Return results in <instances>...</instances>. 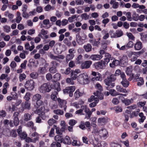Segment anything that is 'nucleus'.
I'll return each instance as SVG.
<instances>
[{
    "label": "nucleus",
    "instance_id": "obj_1",
    "mask_svg": "<svg viewBox=\"0 0 147 147\" xmlns=\"http://www.w3.org/2000/svg\"><path fill=\"white\" fill-rule=\"evenodd\" d=\"M116 78L114 75H111L108 76L104 80L105 84L108 86L107 87V90H109V87L110 88H113L115 86V84L112 83V82H114Z\"/></svg>",
    "mask_w": 147,
    "mask_h": 147
},
{
    "label": "nucleus",
    "instance_id": "obj_2",
    "mask_svg": "<svg viewBox=\"0 0 147 147\" xmlns=\"http://www.w3.org/2000/svg\"><path fill=\"white\" fill-rule=\"evenodd\" d=\"M78 81L81 84H86L89 82V79L86 74L83 73L79 75L77 79Z\"/></svg>",
    "mask_w": 147,
    "mask_h": 147
},
{
    "label": "nucleus",
    "instance_id": "obj_3",
    "mask_svg": "<svg viewBox=\"0 0 147 147\" xmlns=\"http://www.w3.org/2000/svg\"><path fill=\"white\" fill-rule=\"evenodd\" d=\"M52 89V85L48 82L41 85L39 88V90L41 93H45L50 92Z\"/></svg>",
    "mask_w": 147,
    "mask_h": 147
},
{
    "label": "nucleus",
    "instance_id": "obj_4",
    "mask_svg": "<svg viewBox=\"0 0 147 147\" xmlns=\"http://www.w3.org/2000/svg\"><path fill=\"white\" fill-rule=\"evenodd\" d=\"M95 87L99 91H96V92H94V94L100 99H103V95L101 92L103 90V88L102 86L99 83H98L96 84Z\"/></svg>",
    "mask_w": 147,
    "mask_h": 147
},
{
    "label": "nucleus",
    "instance_id": "obj_5",
    "mask_svg": "<svg viewBox=\"0 0 147 147\" xmlns=\"http://www.w3.org/2000/svg\"><path fill=\"white\" fill-rule=\"evenodd\" d=\"M35 84V83L33 80L30 79L26 81L24 84V87L27 90L31 91L34 88Z\"/></svg>",
    "mask_w": 147,
    "mask_h": 147
},
{
    "label": "nucleus",
    "instance_id": "obj_6",
    "mask_svg": "<svg viewBox=\"0 0 147 147\" xmlns=\"http://www.w3.org/2000/svg\"><path fill=\"white\" fill-rule=\"evenodd\" d=\"M108 63L103 60L95 63L94 65L96 69H103L107 65Z\"/></svg>",
    "mask_w": 147,
    "mask_h": 147
},
{
    "label": "nucleus",
    "instance_id": "obj_7",
    "mask_svg": "<svg viewBox=\"0 0 147 147\" xmlns=\"http://www.w3.org/2000/svg\"><path fill=\"white\" fill-rule=\"evenodd\" d=\"M96 134L99 135L100 137H103L105 138H106L109 135L107 131L104 128H102L98 130V132L96 133Z\"/></svg>",
    "mask_w": 147,
    "mask_h": 147
},
{
    "label": "nucleus",
    "instance_id": "obj_8",
    "mask_svg": "<svg viewBox=\"0 0 147 147\" xmlns=\"http://www.w3.org/2000/svg\"><path fill=\"white\" fill-rule=\"evenodd\" d=\"M75 89V86H68L63 90V92L65 93H68L69 96L72 97L73 96V92H74Z\"/></svg>",
    "mask_w": 147,
    "mask_h": 147
},
{
    "label": "nucleus",
    "instance_id": "obj_9",
    "mask_svg": "<svg viewBox=\"0 0 147 147\" xmlns=\"http://www.w3.org/2000/svg\"><path fill=\"white\" fill-rule=\"evenodd\" d=\"M82 111H84V112L86 114V118L87 119H89L90 117L92 115V112L89 109L86 105H83L81 106Z\"/></svg>",
    "mask_w": 147,
    "mask_h": 147
},
{
    "label": "nucleus",
    "instance_id": "obj_10",
    "mask_svg": "<svg viewBox=\"0 0 147 147\" xmlns=\"http://www.w3.org/2000/svg\"><path fill=\"white\" fill-rule=\"evenodd\" d=\"M92 63V62L90 60L86 61L81 63L80 67L82 69L89 68Z\"/></svg>",
    "mask_w": 147,
    "mask_h": 147
},
{
    "label": "nucleus",
    "instance_id": "obj_11",
    "mask_svg": "<svg viewBox=\"0 0 147 147\" xmlns=\"http://www.w3.org/2000/svg\"><path fill=\"white\" fill-rule=\"evenodd\" d=\"M48 33V31L42 29L41 30L40 32L38 34V36L44 39H47L49 38V36L47 35Z\"/></svg>",
    "mask_w": 147,
    "mask_h": 147
},
{
    "label": "nucleus",
    "instance_id": "obj_12",
    "mask_svg": "<svg viewBox=\"0 0 147 147\" xmlns=\"http://www.w3.org/2000/svg\"><path fill=\"white\" fill-rule=\"evenodd\" d=\"M57 101L59 106L61 108L63 107L64 110L65 111L67 107V102L65 100L61 99L59 98L57 99Z\"/></svg>",
    "mask_w": 147,
    "mask_h": 147
},
{
    "label": "nucleus",
    "instance_id": "obj_13",
    "mask_svg": "<svg viewBox=\"0 0 147 147\" xmlns=\"http://www.w3.org/2000/svg\"><path fill=\"white\" fill-rule=\"evenodd\" d=\"M27 5H24L23 6L22 9V15L23 18H28L29 17V14L27 12Z\"/></svg>",
    "mask_w": 147,
    "mask_h": 147
},
{
    "label": "nucleus",
    "instance_id": "obj_14",
    "mask_svg": "<svg viewBox=\"0 0 147 147\" xmlns=\"http://www.w3.org/2000/svg\"><path fill=\"white\" fill-rule=\"evenodd\" d=\"M48 65V63H46L43 67H40L38 70V73L40 74H44L47 71V66Z\"/></svg>",
    "mask_w": 147,
    "mask_h": 147
},
{
    "label": "nucleus",
    "instance_id": "obj_15",
    "mask_svg": "<svg viewBox=\"0 0 147 147\" xmlns=\"http://www.w3.org/2000/svg\"><path fill=\"white\" fill-rule=\"evenodd\" d=\"M51 64L52 65V67L49 69V71L52 74L55 73L57 71L55 67V65H56V62L54 61H53L51 62Z\"/></svg>",
    "mask_w": 147,
    "mask_h": 147
},
{
    "label": "nucleus",
    "instance_id": "obj_16",
    "mask_svg": "<svg viewBox=\"0 0 147 147\" xmlns=\"http://www.w3.org/2000/svg\"><path fill=\"white\" fill-rule=\"evenodd\" d=\"M134 47L136 50H140L143 47L142 42L139 40H137L134 45Z\"/></svg>",
    "mask_w": 147,
    "mask_h": 147
},
{
    "label": "nucleus",
    "instance_id": "obj_17",
    "mask_svg": "<svg viewBox=\"0 0 147 147\" xmlns=\"http://www.w3.org/2000/svg\"><path fill=\"white\" fill-rule=\"evenodd\" d=\"M103 55L99 54H93L90 56V58L93 61H98L102 59Z\"/></svg>",
    "mask_w": 147,
    "mask_h": 147
},
{
    "label": "nucleus",
    "instance_id": "obj_18",
    "mask_svg": "<svg viewBox=\"0 0 147 147\" xmlns=\"http://www.w3.org/2000/svg\"><path fill=\"white\" fill-rule=\"evenodd\" d=\"M108 121L107 118L100 117L97 120L98 123L99 125H104Z\"/></svg>",
    "mask_w": 147,
    "mask_h": 147
},
{
    "label": "nucleus",
    "instance_id": "obj_19",
    "mask_svg": "<svg viewBox=\"0 0 147 147\" xmlns=\"http://www.w3.org/2000/svg\"><path fill=\"white\" fill-rule=\"evenodd\" d=\"M30 103L28 101H26L24 103H22L21 104V106L23 109V111L24 109H30Z\"/></svg>",
    "mask_w": 147,
    "mask_h": 147
},
{
    "label": "nucleus",
    "instance_id": "obj_20",
    "mask_svg": "<svg viewBox=\"0 0 147 147\" xmlns=\"http://www.w3.org/2000/svg\"><path fill=\"white\" fill-rule=\"evenodd\" d=\"M110 94L113 96H115L119 95H122L124 96H126L127 95L126 94H122L118 93L115 90L112 89L110 90Z\"/></svg>",
    "mask_w": 147,
    "mask_h": 147
},
{
    "label": "nucleus",
    "instance_id": "obj_21",
    "mask_svg": "<svg viewBox=\"0 0 147 147\" xmlns=\"http://www.w3.org/2000/svg\"><path fill=\"white\" fill-rule=\"evenodd\" d=\"M51 58L53 59L59 61V59H63L65 58V56L63 55H59L57 56H54L52 55L50 56Z\"/></svg>",
    "mask_w": 147,
    "mask_h": 147
},
{
    "label": "nucleus",
    "instance_id": "obj_22",
    "mask_svg": "<svg viewBox=\"0 0 147 147\" xmlns=\"http://www.w3.org/2000/svg\"><path fill=\"white\" fill-rule=\"evenodd\" d=\"M63 142L65 144L70 145L71 144V140L69 136H66L63 139Z\"/></svg>",
    "mask_w": 147,
    "mask_h": 147
},
{
    "label": "nucleus",
    "instance_id": "obj_23",
    "mask_svg": "<svg viewBox=\"0 0 147 147\" xmlns=\"http://www.w3.org/2000/svg\"><path fill=\"white\" fill-rule=\"evenodd\" d=\"M83 48L86 52H88L91 51L92 46L90 44L88 43L84 46Z\"/></svg>",
    "mask_w": 147,
    "mask_h": 147
},
{
    "label": "nucleus",
    "instance_id": "obj_24",
    "mask_svg": "<svg viewBox=\"0 0 147 147\" xmlns=\"http://www.w3.org/2000/svg\"><path fill=\"white\" fill-rule=\"evenodd\" d=\"M41 98L42 96L41 95L39 94H36L33 96L32 98V101L36 102L38 100L41 99Z\"/></svg>",
    "mask_w": 147,
    "mask_h": 147
},
{
    "label": "nucleus",
    "instance_id": "obj_25",
    "mask_svg": "<svg viewBox=\"0 0 147 147\" xmlns=\"http://www.w3.org/2000/svg\"><path fill=\"white\" fill-rule=\"evenodd\" d=\"M110 3V4L112 5V8L113 9H117L119 7V3L116 2L115 0H111Z\"/></svg>",
    "mask_w": 147,
    "mask_h": 147
},
{
    "label": "nucleus",
    "instance_id": "obj_26",
    "mask_svg": "<svg viewBox=\"0 0 147 147\" xmlns=\"http://www.w3.org/2000/svg\"><path fill=\"white\" fill-rule=\"evenodd\" d=\"M83 95V93L80 92L79 90H77L75 92L74 94L75 99V100L78 99L80 97L82 96Z\"/></svg>",
    "mask_w": 147,
    "mask_h": 147
},
{
    "label": "nucleus",
    "instance_id": "obj_27",
    "mask_svg": "<svg viewBox=\"0 0 147 147\" xmlns=\"http://www.w3.org/2000/svg\"><path fill=\"white\" fill-rule=\"evenodd\" d=\"M31 136L32 137H34L33 139L36 142V141H38L39 140V134L35 131L31 134Z\"/></svg>",
    "mask_w": 147,
    "mask_h": 147
},
{
    "label": "nucleus",
    "instance_id": "obj_28",
    "mask_svg": "<svg viewBox=\"0 0 147 147\" xmlns=\"http://www.w3.org/2000/svg\"><path fill=\"white\" fill-rule=\"evenodd\" d=\"M45 111V108L44 106L41 107L40 108L37 109L35 111V113L40 115L44 113Z\"/></svg>",
    "mask_w": 147,
    "mask_h": 147
},
{
    "label": "nucleus",
    "instance_id": "obj_29",
    "mask_svg": "<svg viewBox=\"0 0 147 147\" xmlns=\"http://www.w3.org/2000/svg\"><path fill=\"white\" fill-rule=\"evenodd\" d=\"M123 32L121 30H117L115 32V36H114L113 37H115V38L120 37L123 35Z\"/></svg>",
    "mask_w": 147,
    "mask_h": 147
},
{
    "label": "nucleus",
    "instance_id": "obj_30",
    "mask_svg": "<svg viewBox=\"0 0 147 147\" xmlns=\"http://www.w3.org/2000/svg\"><path fill=\"white\" fill-rule=\"evenodd\" d=\"M21 13L18 11L16 13V22L17 23H19L22 19V18L21 16Z\"/></svg>",
    "mask_w": 147,
    "mask_h": 147
},
{
    "label": "nucleus",
    "instance_id": "obj_31",
    "mask_svg": "<svg viewBox=\"0 0 147 147\" xmlns=\"http://www.w3.org/2000/svg\"><path fill=\"white\" fill-rule=\"evenodd\" d=\"M36 102V104L37 108L40 107V106L43 105L44 103L46 104H47V100H45L44 102H43L41 100V99L38 100Z\"/></svg>",
    "mask_w": 147,
    "mask_h": 147
},
{
    "label": "nucleus",
    "instance_id": "obj_32",
    "mask_svg": "<svg viewBox=\"0 0 147 147\" xmlns=\"http://www.w3.org/2000/svg\"><path fill=\"white\" fill-rule=\"evenodd\" d=\"M24 120L27 121L32 119V116L28 113H25L24 116Z\"/></svg>",
    "mask_w": 147,
    "mask_h": 147
},
{
    "label": "nucleus",
    "instance_id": "obj_33",
    "mask_svg": "<svg viewBox=\"0 0 147 147\" xmlns=\"http://www.w3.org/2000/svg\"><path fill=\"white\" fill-rule=\"evenodd\" d=\"M98 99L99 98L98 97V98L95 97L94 96L92 95L90 96V98L88 99V101L89 102H91L94 101V102H95L96 103H98L99 101Z\"/></svg>",
    "mask_w": 147,
    "mask_h": 147
},
{
    "label": "nucleus",
    "instance_id": "obj_34",
    "mask_svg": "<svg viewBox=\"0 0 147 147\" xmlns=\"http://www.w3.org/2000/svg\"><path fill=\"white\" fill-rule=\"evenodd\" d=\"M121 62L123 64L127 63L128 59L127 56L126 55H124L122 57L121 59L120 60Z\"/></svg>",
    "mask_w": 147,
    "mask_h": 147
},
{
    "label": "nucleus",
    "instance_id": "obj_35",
    "mask_svg": "<svg viewBox=\"0 0 147 147\" xmlns=\"http://www.w3.org/2000/svg\"><path fill=\"white\" fill-rule=\"evenodd\" d=\"M116 89L118 91L120 92L123 93H127V91L125 89H124L119 85L117 86Z\"/></svg>",
    "mask_w": 147,
    "mask_h": 147
},
{
    "label": "nucleus",
    "instance_id": "obj_36",
    "mask_svg": "<svg viewBox=\"0 0 147 147\" xmlns=\"http://www.w3.org/2000/svg\"><path fill=\"white\" fill-rule=\"evenodd\" d=\"M105 55V58L104 59V61L108 63L110 61V59L111 57V55L109 53H107V52L106 53Z\"/></svg>",
    "mask_w": 147,
    "mask_h": 147
},
{
    "label": "nucleus",
    "instance_id": "obj_37",
    "mask_svg": "<svg viewBox=\"0 0 147 147\" xmlns=\"http://www.w3.org/2000/svg\"><path fill=\"white\" fill-rule=\"evenodd\" d=\"M95 80L101 81L102 80L101 75L100 74L98 73L95 78H92L93 81H94Z\"/></svg>",
    "mask_w": 147,
    "mask_h": 147
},
{
    "label": "nucleus",
    "instance_id": "obj_38",
    "mask_svg": "<svg viewBox=\"0 0 147 147\" xmlns=\"http://www.w3.org/2000/svg\"><path fill=\"white\" fill-rule=\"evenodd\" d=\"M121 83L123 86L125 87H127L129 85V82L127 79L122 80Z\"/></svg>",
    "mask_w": 147,
    "mask_h": 147
},
{
    "label": "nucleus",
    "instance_id": "obj_39",
    "mask_svg": "<svg viewBox=\"0 0 147 147\" xmlns=\"http://www.w3.org/2000/svg\"><path fill=\"white\" fill-rule=\"evenodd\" d=\"M55 9V7L52 6L50 5H47L44 8L45 10L46 11H49L51 10H53Z\"/></svg>",
    "mask_w": 147,
    "mask_h": 147
},
{
    "label": "nucleus",
    "instance_id": "obj_40",
    "mask_svg": "<svg viewBox=\"0 0 147 147\" xmlns=\"http://www.w3.org/2000/svg\"><path fill=\"white\" fill-rule=\"evenodd\" d=\"M61 74L59 73H56L53 76V81L55 82L59 80L61 78Z\"/></svg>",
    "mask_w": 147,
    "mask_h": 147
},
{
    "label": "nucleus",
    "instance_id": "obj_41",
    "mask_svg": "<svg viewBox=\"0 0 147 147\" xmlns=\"http://www.w3.org/2000/svg\"><path fill=\"white\" fill-rule=\"evenodd\" d=\"M53 128L54 129L56 130V133L57 134L59 135H61L62 134V130L60 128L58 127H57L56 125H54L53 126Z\"/></svg>",
    "mask_w": 147,
    "mask_h": 147
},
{
    "label": "nucleus",
    "instance_id": "obj_42",
    "mask_svg": "<svg viewBox=\"0 0 147 147\" xmlns=\"http://www.w3.org/2000/svg\"><path fill=\"white\" fill-rule=\"evenodd\" d=\"M119 64V61L117 60H115L113 61L112 63H110V66L111 67H113Z\"/></svg>",
    "mask_w": 147,
    "mask_h": 147
},
{
    "label": "nucleus",
    "instance_id": "obj_43",
    "mask_svg": "<svg viewBox=\"0 0 147 147\" xmlns=\"http://www.w3.org/2000/svg\"><path fill=\"white\" fill-rule=\"evenodd\" d=\"M75 56L74 55L71 54H68L66 57V61L68 62L72 59Z\"/></svg>",
    "mask_w": 147,
    "mask_h": 147
},
{
    "label": "nucleus",
    "instance_id": "obj_44",
    "mask_svg": "<svg viewBox=\"0 0 147 147\" xmlns=\"http://www.w3.org/2000/svg\"><path fill=\"white\" fill-rule=\"evenodd\" d=\"M91 126L93 128L92 133L96 134V133L98 132V131L99 130L98 128L97 127V125L95 123H92L91 124Z\"/></svg>",
    "mask_w": 147,
    "mask_h": 147
},
{
    "label": "nucleus",
    "instance_id": "obj_45",
    "mask_svg": "<svg viewBox=\"0 0 147 147\" xmlns=\"http://www.w3.org/2000/svg\"><path fill=\"white\" fill-rule=\"evenodd\" d=\"M71 144L74 146H79L82 145L80 143L76 140H74L72 143L71 142Z\"/></svg>",
    "mask_w": 147,
    "mask_h": 147
},
{
    "label": "nucleus",
    "instance_id": "obj_46",
    "mask_svg": "<svg viewBox=\"0 0 147 147\" xmlns=\"http://www.w3.org/2000/svg\"><path fill=\"white\" fill-rule=\"evenodd\" d=\"M38 74L35 72H33L30 74V77L33 79H36L37 78H38Z\"/></svg>",
    "mask_w": 147,
    "mask_h": 147
},
{
    "label": "nucleus",
    "instance_id": "obj_47",
    "mask_svg": "<svg viewBox=\"0 0 147 147\" xmlns=\"http://www.w3.org/2000/svg\"><path fill=\"white\" fill-rule=\"evenodd\" d=\"M31 94L30 92H26L24 97V99L26 101H28L30 99Z\"/></svg>",
    "mask_w": 147,
    "mask_h": 147
},
{
    "label": "nucleus",
    "instance_id": "obj_48",
    "mask_svg": "<svg viewBox=\"0 0 147 147\" xmlns=\"http://www.w3.org/2000/svg\"><path fill=\"white\" fill-rule=\"evenodd\" d=\"M53 112L55 114L59 115H62L64 113V112L63 111L59 109L54 110Z\"/></svg>",
    "mask_w": 147,
    "mask_h": 147
},
{
    "label": "nucleus",
    "instance_id": "obj_49",
    "mask_svg": "<svg viewBox=\"0 0 147 147\" xmlns=\"http://www.w3.org/2000/svg\"><path fill=\"white\" fill-rule=\"evenodd\" d=\"M133 70V67L132 66H129L126 68V73L127 75L130 74L132 73Z\"/></svg>",
    "mask_w": 147,
    "mask_h": 147
},
{
    "label": "nucleus",
    "instance_id": "obj_50",
    "mask_svg": "<svg viewBox=\"0 0 147 147\" xmlns=\"http://www.w3.org/2000/svg\"><path fill=\"white\" fill-rule=\"evenodd\" d=\"M74 80H73L72 78H67L66 79V81L67 83L70 85H74Z\"/></svg>",
    "mask_w": 147,
    "mask_h": 147
},
{
    "label": "nucleus",
    "instance_id": "obj_51",
    "mask_svg": "<svg viewBox=\"0 0 147 147\" xmlns=\"http://www.w3.org/2000/svg\"><path fill=\"white\" fill-rule=\"evenodd\" d=\"M81 17L82 19L86 20L89 19V16L86 13H84L81 15Z\"/></svg>",
    "mask_w": 147,
    "mask_h": 147
},
{
    "label": "nucleus",
    "instance_id": "obj_52",
    "mask_svg": "<svg viewBox=\"0 0 147 147\" xmlns=\"http://www.w3.org/2000/svg\"><path fill=\"white\" fill-rule=\"evenodd\" d=\"M10 49L15 54H17L18 53V52L16 49V46L15 44L12 45L10 48Z\"/></svg>",
    "mask_w": 147,
    "mask_h": 147
},
{
    "label": "nucleus",
    "instance_id": "obj_53",
    "mask_svg": "<svg viewBox=\"0 0 147 147\" xmlns=\"http://www.w3.org/2000/svg\"><path fill=\"white\" fill-rule=\"evenodd\" d=\"M3 28L4 31L6 33H9L10 31V27L8 26L5 25L3 27Z\"/></svg>",
    "mask_w": 147,
    "mask_h": 147
},
{
    "label": "nucleus",
    "instance_id": "obj_54",
    "mask_svg": "<svg viewBox=\"0 0 147 147\" xmlns=\"http://www.w3.org/2000/svg\"><path fill=\"white\" fill-rule=\"evenodd\" d=\"M57 123V121L53 118L51 119L48 121V123L49 126H51L54 124Z\"/></svg>",
    "mask_w": 147,
    "mask_h": 147
},
{
    "label": "nucleus",
    "instance_id": "obj_55",
    "mask_svg": "<svg viewBox=\"0 0 147 147\" xmlns=\"http://www.w3.org/2000/svg\"><path fill=\"white\" fill-rule=\"evenodd\" d=\"M54 86L55 89L57 91L59 92L61 90L60 84L59 83H56L54 85Z\"/></svg>",
    "mask_w": 147,
    "mask_h": 147
},
{
    "label": "nucleus",
    "instance_id": "obj_56",
    "mask_svg": "<svg viewBox=\"0 0 147 147\" xmlns=\"http://www.w3.org/2000/svg\"><path fill=\"white\" fill-rule=\"evenodd\" d=\"M137 81L138 82L137 83V85L139 86L142 85L144 83V80L142 78H139V80H137Z\"/></svg>",
    "mask_w": 147,
    "mask_h": 147
},
{
    "label": "nucleus",
    "instance_id": "obj_57",
    "mask_svg": "<svg viewBox=\"0 0 147 147\" xmlns=\"http://www.w3.org/2000/svg\"><path fill=\"white\" fill-rule=\"evenodd\" d=\"M131 100H133L132 99H131L130 100L125 98L123 101V103H124L126 105H128L131 103Z\"/></svg>",
    "mask_w": 147,
    "mask_h": 147
},
{
    "label": "nucleus",
    "instance_id": "obj_58",
    "mask_svg": "<svg viewBox=\"0 0 147 147\" xmlns=\"http://www.w3.org/2000/svg\"><path fill=\"white\" fill-rule=\"evenodd\" d=\"M27 61L26 60H25L20 65V67L22 69H26V65Z\"/></svg>",
    "mask_w": 147,
    "mask_h": 147
},
{
    "label": "nucleus",
    "instance_id": "obj_59",
    "mask_svg": "<svg viewBox=\"0 0 147 147\" xmlns=\"http://www.w3.org/2000/svg\"><path fill=\"white\" fill-rule=\"evenodd\" d=\"M26 78V75L24 73H22L20 74L19 76V80L21 82L24 80Z\"/></svg>",
    "mask_w": 147,
    "mask_h": 147
},
{
    "label": "nucleus",
    "instance_id": "obj_60",
    "mask_svg": "<svg viewBox=\"0 0 147 147\" xmlns=\"http://www.w3.org/2000/svg\"><path fill=\"white\" fill-rule=\"evenodd\" d=\"M20 138L22 139H25L27 138V134L25 132H23L19 135Z\"/></svg>",
    "mask_w": 147,
    "mask_h": 147
},
{
    "label": "nucleus",
    "instance_id": "obj_61",
    "mask_svg": "<svg viewBox=\"0 0 147 147\" xmlns=\"http://www.w3.org/2000/svg\"><path fill=\"white\" fill-rule=\"evenodd\" d=\"M127 36L131 40H134L135 37L131 33H127Z\"/></svg>",
    "mask_w": 147,
    "mask_h": 147
},
{
    "label": "nucleus",
    "instance_id": "obj_62",
    "mask_svg": "<svg viewBox=\"0 0 147 147\" xmlns=\"http://www.w3.org/2000/svg\"><path fill=\"white\" fill-rule=\"evenodd\" d=\"M25 141L28 143L33 142L35 143L36 142L33 139H31L29 137H27L25 139Z\"/></svg>",
    "mask_w": 147,
    "mask_h": 147
},
{
    "label": "nucleus",
    "instance_id": "obj_63",
    "mask_svg": "<svg viewBox=\"0 0 147 147\" xmlns=\"http://www.w3.org/2000/svg\"><path fill=\"white\" fill-rule=\"evenodd\" d=\"M77 18V15H74L71 17H69L68 18V20L70 22H71L74 21V20L76 19Z\"/></svg>",
    "mask_w": 147,
    "mask_h": 147
},
{
    "label": "nucleus",
    "instance_id": "obj_64",
    "mask_svg": "<svg viewBox=\"0 0 147 147\" xmlns=\"http://www.w3.org/2000/svg\"><path fill=\"white\" fill-rule=\"evenodd\" d=\"M111 147H121L119 144L115 142H112L111 144Z\"/></svg>",
    "mask_w": 147,
    "mask_h": 147
}]
</instances>
